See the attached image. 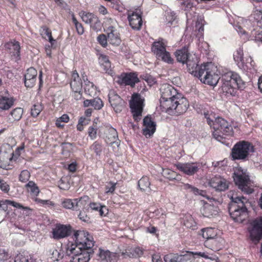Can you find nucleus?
Returning <instances> with one entry per match:
<instances>
[{
  "label": "nucleus",
  "instance_id": "nucleus-1",
  "mask_svg": "<svg viewBox=\"0 0 262 262\" xmlns=\"http://www.w3.org/2000/svg\"><path fill=\"white\" fill-rule=\"evenodd\" d=\"M74 236L75 243L67 245L66 256L70 262H88L94 252L92 236L84 231H77Z\"/></svg>",
  "mask_w": 262,
  "mask_h": 262
},
{
  "label": "nucleus",
  "instance_id": "nucleus-2",
  "mask_svg": "<svg viewBox=\"0 0 262 262\" xmlns=\"http://www.w3.org/2000/svg\"><path fill=\"white\" fill-rule=\"evenodd\" d=\"M160 91L161 105L168 114L179 115L186 111L188 106L186 99L182 97L172 85L164 84Z\"/></svg>",
  "mask_w": 262,
  "mask_h": 262
},
{
  "label": "nucleus",
  "instance_id": "nucleus-3",
  "mask_svg": "<svg viewBox=\"0 0 262 262\" xmlns=\"http://www.w3.org/2000/svg\"><path fill=\"white\" fill-rule=\"evenodd\" d=\"M228 210L232 219L236 222L243 223L248 217V200L244 196H231Z\"/></svg>",
  "mask_w": 262,
  "mask_h": 262
},
{
  "label": "nucleus",
  "instance_id": "nucleus-4",
  "mask_svg": "<svg viewBox=\"0 0 262 262\" xmlns=\"http://www.w3.org/2000/svg\"><path fill=\"white\" fill-rule=\"evenodd\" d=\"M204 117L206 119L208 124L212 127L214 131L212 133L214 138L219 141H221L223 137L221 135H229L232 127L229 123L221 117H216L215 114L209 112L204 113Z\"/></svg>",
  "mask_w": 262,
  "mask_h": 262
},
{
  "label": "nucleus",
  "instance_id": "nucleus-5",
  "mask_svg": "<svg viewBox=\"0 0 262 262\" xmlns=\"http://www.w3.org/2000/svg\"><path fill=\"white\" fill-rule=\"evenodd\" d=\"M221 81L223 92L231 96H235L238 89H242L244 87V82L239 75L232 71L223 75Z\"/></svg>",
  "mask_w": 262,
  "mask_h": 262
},
{
  "label": "nucleus",
  "instance_id": "nucleus-6",
  "mask_svg": "<svg viewBox=\"0 0 262 262\" xmlns=\"http://www.w3.org/2000/svg\"><path fill=\"white\" fill-rule=\"evenodd\" d=\"M198 78L202 83L212 86L216 85L221 78L217 73V67L211 62L200 66Z\"/></svg>",
  "mask_w": 262,
  "mask_h": 262
},
{
  "label": "nucleus",
  "instance_id": "nucleus-7",
  "mask_svg": "<svg viewBox=\"0 0 262 262\" xmlns=\"http://www.w3.org/2000/svg\"><path fill=\"white\" fill-rule=\"evenodd\" d=\"M253 152L254 148L253 145L249 142L242 141L234 145L231 155L233 160H247Z\"/></svg>",
  "mask_w": 262,
  "mask_h": 262
},
{
  "label": "nucleus",
  "instance_id": "nucleus-8",
  "mask_svg": "<svg viewBox=\"0 0 262 262\" xmlns=\"http://www.w3.org/2000/svg\"><path fill=\"white\" fill-rule=\"evenodd\" d=\"M233 179L235 184L243 192L247 194H251L253 192L251 181L246 171L238 169L234 173Z\"/></svg>",
  "mask_w": 262,
  "mask_h": 262
},
{
  "label": "nucleus",
  "instance_id": "nucleus-9",
  "mask_svg": "<svg viewBox=\"0 0 262 262\" xmlns=\"http://www.w3.org/2000/svg\"><path fill=\"white\" fill-rule=\"evenodd\" d=\"M144 99L142 98L141 95L137 93H134L132 96V99L129 102L130 108L133 113L134 119L138 121L140 120L143 107Z\"/></svg>",
  "mask_w": 262,
  "mask_h": 262
},
{
  "label": "nucleus",
  "instance_id": "nucleus-10",
  "mask_svg": "<svg viewBox=\"0 0 262 262\" xmlns=\"http://www.w3.org/2000/svg\"><path fill=\"white\" fill-rule=\"evenodd\" d=\"M107 22L111 24L106 28L108 42L114 46H119L121 40L120 33L116 27V21L111 18L107 20Z\"/></svg>",
  "mask_w": 262,
  "mask_h": 262
},
{
  "label": "nucleus",
  "instance_id": "nucleus-11",
  "mask_svg": "<svg viewBox=\"0 0 262 262\" xmlns=\"http://www.w3.org/2000/svg\"><path fill=\"white\" fill-rule=\"evenodd\" d=\"M80 15L83 21L89 24L93 30L98 31L101 29V22L97 16L94 13L81 11Z\"/></svg>",
  "mask_w": 262,
  "mask_h": 262
},
{
  "label": "nucleus",
  "instance_id": "nucleus-12",
  "mask_svg": "<svg viewBox=\"0 0 262 262\" xmlns=\"http://www.w3.org/2000/svg\"><path fill=\"white\" fill-rule=\"evenodd\" d=\"M251 225V228L249 229L251 239L257 243L262 238V219L253 221Z\"/></svg>",
  "mask_w": 262,
  "mask_h": 262
},
{
  "label": "nucleus",
  "instance_id": "nucleus-13",
  "mask_svg": "<svg viewBox=\"0 0 262 262\" xmlns=\"http://www.w3.org/2000/svg\"><path fill=\"white\" fill-rule=\"evenodd\" d=\"M5 49L10 54L12 59L17 61L20 59V45L18 41L14 40L5 44Z\"/></svg>",
  "mask_w": 262,
  "mask_h": 262
},
{
  "label": "nucleus",
  "instance_id": "nucleus-14",
  "mask_svg": "<svg viewBox=\"0 0 262 262\" xmlns=\"http://www.w3.org/2000/svg\"><path fill=\"white\" fill-rule=\"evenodd\" d=\"M108 96L109 102L115 111L117 113L120 112L124 107L123 100L114 91H110Z\"/></svg>",
  "mask_w": 262,
  "mask_h": 262
},
{
  "label": "nucleus",
  "instance_id": "nucleus-15",
  "mask_svg": "<svg viewBox=\"0 0 262 262\" xmlns=\"http://www.w3.org/2000/svg\"><path fill=\"white\" fill-rule=\"evenodd\" d=\"M127 18L130 27L134 30H139L142 25V19L140 10L128 12Z\"/></svg>",
  "mask_w": 262,
  "mask_h": 262
},
{
  "label": "nucleus",
  "instance_id": "nucleus-16",
  "mask_svg": "<svg viewBox=\"0 0 262 262\" xmlns=\"http://www.w3.org/2000/svg\"><path fill=\"white\" fill-rule=\"evenodd\" d=\"M176 166L177 169L188 176L193 175L199 169L198 164L193 163H179Z\"/></svg>",
  "mask_w": 262,
  "mask_h": 262
},
{
  "label": "nucleus",
  "instance_id": "nucleus-17",
  "mask_svg": "<svg viewBox=\"0 0 262 262\" xmlns=\"http://www.w3.org/2000/svg\"><path fill=\"white\" fill-rule=\"evenodd\" d=\"M201 256L206 259H210L211 260H215L214 257L209 256L207 253L205 252H187L185 254L180 255V262H193L195 257Z\"/></svg>",
  "mask_w": 262,
  "mask_h": 262
},
{
  "label": "nucleus",
  "instance_id": "nucleus-18",
  "mask_svg": "<svg viewBox=\"0 0 262 262\" xmlns=\"http://www.w3.org/2000/svg\"><path fill=\"white\" fill-rule=\"evenodd\" d=\"M209 185L211 187L219 191H225L228 187L226 180L221 177L212 178L209 182Z\"/></svg>",
  "mask_w": 262,
  "mask_h": 262
},
{
  "label": "nucleus",
  "instance_id": "nucleus-19",
  "mask_svg": "<svg viewBox=\"0 0 262 262\" xmlns=\"http://www.w3.org/2000/svg\"><path fill=\"white\" fill-rule=\"evenodd\" d=\"M143 134L146 137H150L156 130V124L154 122L150 116H147L143 119Z\"/></svg>",
  "mask_w": 262,
  "mask_h": 262
},
{
  "label": "nucleus",
  "instance_id": "nucleus-20",
  "mask_svg": "<svg viewBox=\"0 0 262 262\" xmlns=\"http://www.w3.org/2000/svg\"><path fill=\"white\" fill-rule=\"evenodd\" d=\"M71 233V226L58 225L53 230V237L54 239H59L68 236Z\"/></svg>",
  "mask_w": 262,
  "mask_h": 262
},
{
  "label": "nucleus",
  "instance_id": "nucleus-21",
  "mask_svg": "<svg viewBox=\"0 0 262 262\" xmlns=\"http://www.w3.org/2000/svg\"><path fill=\"white\" fill-rule=\"evenodd\" d=\"M185 63L187 65L188 71L194 76L198 77L199 76V68L200 67L198 65V58L194 55H191Z\"/></svg>",
  "mask_w": 262,
  "mask_h": 262
},
{
  "label": "nucleus",
  "instance_id": "nucleus-22",
  "mask_svg": "<svg viewBox=\"0 0 262 262\" xmlns=\"http://www.w3.org/2000/svg\"><path fill=\"white\" fill-rule=\"evenodd\" d=\"M37 71L34 68H30L25 75V85L27 88H32L36 82Z\"/></svg>",
  "mask_w": 262,
  "mask_h": 262
},
{
  "label": "nucleus",
  "instance_id": "nucleus-23",
  "mask_svg": "<svg viewBox=\"0 0 262 262\" xmlns=\"http://www.w3.org/2000/svg\"><path fill=\"white\" fill-rule=\"evenodd\" d=\"M223 242L224 240L222 238L216 235L215 237L206 240L204 242V245L213 250H218L222 248Z\"/></svg>",
  "mask_w": 262,
  "mask_h": 262
},
{
  "label": "nucleus",
  "instance_id": "nucleus-24",
  "mask_svg": "<svg viewBox=\"0 0 262 262\" xmlns=\"http://www.w3.org/2000/svg\"><path fill=\"white\" fill-rule=\"evenodd\" d=\"M99 62L101 68L108 74L113 76L114 72L111 68V63L108 57L104 54H100L98 58Z\"/></svg>",
  "mask_w": 262,
  "mask_h": 262
},
{
  "label": "nucleus",
  "instance_id": "nucleus-25",
  "mask_svg": "<svg viewBox=\"0 0 262 262\" xmlns=\"http://www.w3.org/2000/svg\"><path fill=\"white\" fill-rule=\"evenodd\" d=\"M238 68L250 73H254L256 71L255 62L251 57L246 58L242 63H239Z\"/></svg>",
  "mask_w": 262,
  "mask_h": 262
},
{
  "label": "nucleus",
  "instance_id": "nucleus-26",
  "mask_svg": "<svg viewBox=\"0 0 262 262\" xmlns=\"http://www.w3.org/2000/svg\"><path fill=\"white\" fill-rule=\"evenodd\" d=\"M70 86L73 92H76L82 90V82L76 71H74L72 73Z\"/></svg>",
  "mask_w": 262,
  "mask_h": 262
},
{
  "label": "nucleus",
  "instance_id": "nucleus-27",
  "mask_svg": "<svg viewBox=\"0 0 262 262\" xmlns=\"http://www.w3.org/2000/svg\"><path fill=\"white\" fill-rule=\"evenodd\" d=\"M174 55L178 62L184 64L188 59L189 56H191V54L189 53L187 48L184 47L180 50H177L174 53Z\"/></svg>",
  "mask_w": 262,
  "mask_h": 262
},
{
  "label": "nucleus",
  "instance_id": "nucleus-28",
  "mask_svg": "<svg viewBox=\"0 0 262 262\" xmlns=\"http://www.w3.org/2000/svg\"><path fill=\"white\" fill-rule=\"evenodd\" d=\"M122 82L125 85L134 87L136 83L139 82V79L136 72L126 73L123 76Z\"/></svg>",
  "mask_w": 262,
  "mask_h": 262
},
{
  "label": "nucleus",
  "instance_id": "nucleus-29",
  "mask_svg": "<svg viewBox=\"0 0 262 262\" xmlns=\"http://www.w3.org/2000/svg\"><path fill=\"white\" fill-rule=\"evenodd\" d=\"M202 215L204 217H211L217 214V208L209 204H205L201 210Z\"/></svg>",
  "mask_w": 262,
  "mask_h": 262
},
{
  "label": "nucleus",
  "instance_id": "nucleus-30",
  "mask_svg": "<svg viewBox=\"0 0 262 262\" xmlns=\"http://www.w3.org/2000/svg\"><path fill=\"white\" fill-rule=\"evenodd\" d=\"M105 141L107 144H112L114 143H118L119 139L118 138V133L115 128L113 127L108 128V134L106 136Z\"/></svg>",
  "mask_w": 262,
  "mask_h": 262
},
{
  "label": "nucleus",
  "instance_id": "nucleus-31",
  "mask_svg": "<svg viewBox=\"0 0 262 262\" xmlns=\"http://www.w3.org/2000/svg\"><path fill=\"white\" fill-rule=\"evenodd\" d=\"M98 254L99 258L101 260H105L107 262H112L115 257V254L108 250H104L101 248L99 249Z\"/></svg>",
  "mask_w": 262,
  "mask_h": 262
},
{
  "label": "nucleus",
  "instance_id": "nucleus-32",
  "mask_svg": "<svg viewBox=\"0 0 262 262\" xmlns=\"http://www.w3.org/2000/svg\"><path fill=\"white\" fill-rule=\"evenodd\" d=\"M162 40L163 39H161V40L155 41L152 45V51L157 57L166 50L165 45Z\"/></svg>",
  "mask_w": 262,
  "mask_h": 262
},
{
  "label": "nucleus",
  "instance_id": "nucleus-33",
  "mask_svg": "<svg viewBox=\"0 0 262 262\" xmlns=\"http://www.w3.org/2000/svg\"><path fill=\"white\" fill-rule=\"evenodd\" d=\"M150 185V182L147 177H143L138 181V187L143 191L150 192L151 191Z\"/></svg>",
  "mask_w": 262,
  "mask_h": 262
},
{
  "label": "nucleus",
  "instance_id": "nucleus-34",
  "mask_svg": "<svg viewBox=\"0 0 262 262\" xmlns=\"http://www.w3.org/2000/svg\"><path fill=\"white\" fill-rule=\"evenodd\" d=\"M14 101L12 98L0 97V110H8L13 104Z\"/></svg>",
  "mask_w": 262,
  "mask_h": 262
},
{
  "label": "nucleus",
  "instance_id": "nucleus-35",
  "mask_svg": "<svg viewBox=\"0 0 262 262\" xmlns=\"http://www.w3.org/2000/svg\"><path fill=\"white\" fill-rule=\"evenodd\" d=\"M163 176L169 180H178L180 179V176L175 171L169 169H164L162 172Z\"/></svg>",
  "mask_w": 262,
  "mask_h": 262
},
{
  "label": "nucleus",
  "instance_id": "nucleus-36",
  "mask_svg": "<svg viewBox=\"0 0 262 262\" xmlns=\"http://www.w3.org/2000/svg\"><path fill=\"white\" fill-rule=\"evenodd\" d=\"M83 80L84 82V89L85 93L91 96L95 95L96 94V87L94 86V84L87 79L85 80L84 79H83Z\"/></svg>",
  "mask_w": 262,
  "mask_h": 262
},
{
  "label": "nucleus",
  "instance_id": "nucleus-37",
  "mask_svg": "<svg viewBox=\"0 0 262 262\" xmlns=\"http://www.w3.org/2000/svg\"><path fill=\"white\" fill-rule=\"evenodd\" d=\"M28 191L33 196H37L39 193V189L33 181H29L26 185Z\"/></svg>",
  "mask_w": 262,
  "mask_h": 262
},
{
  "label": "nucleus",
  "instance_id": "nucleus-38",
  "mask_svg": "<svg viewBox=\"0 0 262 262\" xmlns=\"http://www.w3.org/2000/svg\"><path fill=\"white\" fill-rule=\"evenodd\" d=\"M202 236L204 238L208 240L212 237L216 236V233L214 229L212 228H207L206 229H202L201 230Z\"/></svg>",
  "mask_w": 262,
  "mask_h": 262
},
{
  "label": "nucleus",
  "instance_id": "nucleus-39",
  "mask_svg": "<svg viewBox=\"0 0 262 262\" xmlns=\"http://www.w3.org/2000/svg\"><path fill=\"white\" fill-rule=\"evenodd\" d=\"M254 8L253 13L251 15L257 22L262 20V7L261 5H255L254 4Z\"/></svg>",
  "mask_w": 262,
  "mask_h": 262
},
{
  "label": "nucleus",
  "instance_id": "nucleus-40",
  "mask_svg": "<svg viewBox=\"0 0 262 262\" xmlns=\"http://www.w3.org/2000/svg\"><path fill=\"white\" fill-rule=\"evenodd\" d=\"M184 189L186 190H189V191L192 193H193L195 195H200L203 196H205L206 195V191L199 190L197 188L189 184H185L184 185Z\"/></svg>",
  "mask_w": 262,
  "mask_h": 262
},
{
  "label": "nucleus",
  "instance_id": "nucleus-41",
  "mask_svg": "<svg viewBox=\"0 0 262 262\" xmlns=\"http://www.w3.org/2000/svg\"><path fill=\"white\" fill-rule=\"evenodd\" d=\"M233 58L238 67L239 63H242L244 60L243 57V51L242 49L239 48L234 53Z\"/></svg>",
  "mask_w": 262,
  "mask_h": 262
},
{
  "label": "nucleus",
  "instance_id": "nucleus-42",
  "mask_svg": "<svg viewBox=\"0 0 262 262\" xmlns=\"http://www.w3.org/2000/svg\"><path fill=\"white\" fill-rule=\"evenodd\" d=\"M23 110L20 107H17L11 111L10 114L14 121H19L22 117Z\"/></svg>",
  "mask_w": 262,
  "mask_h": 262
},
{
  "label": "nucleus",
  "instance_id": "nucleus-43",
  "mask_svg": "<svg viewBox=\"0 0 262 262\" xmlns=\"http://www.w3.org/2000/svg\"><path fill=\"white\" fill-rule=\"evenodd\" d=\"M49 254L51 255L50 258L53 261H58L63 257V255L55 249H51L49 251Z\"/></svg>",
  "mask_w": 262,
  "mask_h": 262
},
{
  "label": "nucleus",
  "instance_id": "nucleus-44",
  "mask_svg": "<svg viewBox=\"0 0 262 262\" xmlns=\"http://www.w3.org/2000/svg\"><path fill=\"white\" fill-rule=\"evenodd\" d=\"M143 254V251L139 247H136L133 250H132L129 252H126V254L125 253V255H127L129 257H140Z\"/></svg>",
  "mask_w": 262,
  "mask_h": 262
},
{
  "label": "nucleus",
  "instance_id": "nucleus-45",
  "mask_svg": "<svg viewBox=\"0 0 262 262\" xmlns=\"http://www.w3.org/2000/svg\"><path fill=\"white\" fill-rule=\"evenodd\" d=\"M157 57L161 58L163 61L168 63H172L173 61V59L171 57L169 53L166 50L158 55Z\"/></svg>",
  "mask_w": 262,
  "mask_h": 262
},
{
  "label": "nucleus",
  "instance_id": "nucleus-46",
  "mask_svg": "<svg viewBox=\"0 0 262 262\" xmlns=\"http://www.w3.org/2000/svg\"><path fill=\"white\" fill-rule=\"evenodd\" d=\"M41 35H46L48 37L49 41L51 43V45H53L55 42V40L53 39L52 36L51 31L50 29L46 26L42 27Z\"/></svg>",
  "mask_w": 262,
  "mask_h": 262
},
{
  "label": "nucleus",
  "instance_id": "nucleus-47",
  "mask_svg": "<svg viewBox=\"0 0 262 262\" xmlns=\"http://www.w3.org/2000/svg\"><path fill=\"white\" fill-rule=\"evenodd\" d=\"M43 109V106L40 103L35 104L31 108V114L33 117H36Z\"/></svg>",
  "mask_w": 262,
  "mask_h": 262
},
{
  "label": "nucleus",
  "instance_id": "nucleus-48",
  "mask_svg": "<svg viewBox=\"0 0 262 262\" xmlns=\"http://www.w3.org/2000/svg\"><path fill=\"white\" fill-rule=\"evenodd\" d=\"M180 255L177 254H168L164 257L165 262H180Z\"/></svg>",
  "mask_w": 262,
  "mask_h": 262
},
{
  "label": "nucleus",
  "instance_id": "nucleus-49",
  "mask_svg": "<svg viewBox=\"0 0 262 262\" xmlns=\"http://www.w3.org/2000/svg\"><path fill=\"white\" fill-rule=\"evenodd\" d=\"M72 21L75 25L78 34L79 35L83 34L84 33V28L82 24L78 21L74 15L72 16Z\"/></svg>",
  "mask_w": 262,
  "mask_h": 262
},
{
  "label": "nucleus",
  "instance_id": "nucleus-50",
  "mask_svg": "<svg viewBox=\"0 0 262 262\" xmlns=\"http://www.w3.org/2000/svg\"><path fill=\"white\" fill-rule=\"evenodd\" d=\"M248 39L252 40H260L262 41V35L258 32V31L254 29L251 32V34Z\"/></svg>",
  "mask_w": 262,
  "mask_h": 262
},
{
  "label": "nucleus",
  "instance_id": "nucleus-51",
  "mask_svg": "<svg viewBox=\"0 0 262 262\" xmlns=\"http://www.w3.org/2000/svg\"><path fill=\"white\" fill-rule=\"evenodd\" d=\"M92 106L95 110H100L103 106L102 101L99 98L96 97L92 99Z\"/></svg>",
  "mask_w": 262,
  "mask_h": 262
},
{
  "label": "nucleus",
  "instance_id": "nucleus-52",
  "mask_svg": "<svg viewBox=\"0 0 262 262\" xmlns=\"http://www.w3.org/2000/svg\"><path fill=\"white\" fill-rule=\"evenodd\" d=\"M72 144L70 143H62L61 146L62 148L61 154L63 155L68 156L72 149Z\"/></svg>",
  "mask_w": 262,
  "mask_h": 262
},
{
  "label": "nucleus",
  "instance_id": "nucleus-53",
  "mask_svg": "<svg viewBox=\"0 0 262 262\" xmlns=\"http://www.w3.org/2000/svg\"><path fill=\"white\" fill-rule=\"evenodd\" d=\"M74 210H79L80 208L83 207L85 205V201L83 200V198H81L80 199H74Z\"/></svg>",
  "mask_w": 262,
  "mask_h": 262
},
{
  "label": "nucleus",
  "instance_id": "nucleus-54",
  "mask_svg": "<svg viewBox=\"0 0 262 262\" xmlns=\"http://www.w3.org/2000/svg\"><path fill=\"white\" fill-rule=\"evenodd\" d=\"M91 149L96 153L97 155H100L102 152V145L97 141L95 142L91 146Z\"/></svg>",
  "mask_w": 262,
  "mask_h": 262
},
{
  "label": "nucleus",
  "instance_id": "nucleus-55",
  "mask_svg": "<svg viewBox=\"0 0 262 262\" xmlns=\"http://www.w3.org/2000/svg\"><path fill=\"white\" fill-rule=\"evenodd\" d=\"M30 177V173L27 170H23L19 174V181L25 183L27 182Z\"/></svg>",
  "mask_w": 262,
  "mask_h": 262
},
{
  "label": "nucleus",
  "instance_id": "nucleus-56",
  "mask_svg": "<svg viewBox=\"0 0 262 262\" xmlns=\"http://www.w3.org/2000/svg\"><path fill=\"white\" fill-rule=\"evenodd\" d=\"M62 205L63 207L67 209H73L74 210V200H71L69 199H65L62 202Z\"/></svg>",
  "mask_w": 262,
  "mask_h": 262
},
{
  "label": "nucleus",
  "instance_id": "nucleus-57",
  "mask_svg": "<svg viewBox=\"0 0 262 262\" xmlns=\"http://www.w3.org/2000/svg\"><path fill=\"white\" fill-rule=\"evenodd\" d=\"M116 183H114L112 182H110L105 185V193H113L115 189H116Z\"/></svg>",
  "mask_w": 262,
  "mask_h": 262
},
{
  "label": "nucleus",
  "instance_id": "nucleus-58",
  "mask_svg": "<svg viewBox=\"0 0 262 262\" xmlns=\"http://www.w3.org/2000/svg\"><path fill=\"white\" fill-rule=\"evenodd\" d=\"M78 216L82 221L86 223L90 222V217L87 215L86 211L84 209L80 211Z\"/></svg>",
  "mask_w": 262,
  "mask_h": 262
},
{
  "label": "nucleus",
  "instance_id": "nucleus-59",
  "mask_svg": "<svg viewBox=\"0 0 262 262\" xmlns=\"http://www.w3.org/2000/svg\"><path fill=\"white\" fill-rule=\"evenodd\" d=\"M97 128L96 126H90L88 129V134L92 140L96 138Z\"/></svg>",
  "mask_w": 262,
  "mask_h": 262
},
{
  "label": "nucleus",
  "instance_id": "nucleus-60",
  "mask_svg": "<svg viewBox=\"0 0 262 262\" xmlns=\"http://www.w3.org/2000/svg\"><path fill=\"white\" fill-rule=\"evenodd\" d=\"M29 258L28 256H25L24 254L19 253L15 257L14 262H27Z\"/></svg>",
  "mask_w": 262,
  "mask_h": 262
},
{
  "label": "nucleus",
  "instance_id": "nucleus-61",
  "mask_svg": "<svg viewBox=\"0 0 262 262\" xmlns=\"http://www.w3.org/2000/svg\"><path fill=\"white\" fill-rule=\"evenodd\" d=\"M184 224L188 228H193L195 226V223L191 216H189L188 218L184 221Z\"/></svg>",
  "mask_w": 262,
  "mask_h": 262
},
{
  "label": "nucleus",
  "instance_id": "nucleus-62",
  "mask_svg": "<svg viewBox=\"0 0 262 262\" xmlns=\"http://www.w3.org/2000/svg\"><path fill=\"white\" fill-rule=\"evenodd\" d=\"M7 201H0V214L1 215H5L6 214V212L8 210V205H9Z\"/></svg>",
  "mask_w": 262,
  "mask_h": 262
},
{
  "label": "nucleus",
  "instance_id": "nucleus-63",
  "mask_svg": "<svg viewBox=\"0 0 262 262\" xmlns=\"http://www.w3.org/2000/svg\"><path fill=\"white\" fill-rule=\"evenodd\" d=\"M98 41L99 42L103 47H105L107 45V36H106L104 34H101L97 37Z\"/></svg>",
  "mask_w": 262,
  "mask_h": 262
},
{
  "label": "nucleus",
  "instance_id": "nucleus-64",
  "mask_svg": "<svg viewBox=\"0 0 262 262\" xmlns=\"http://www.w3.org/2000/svg\"><path fill=\"white\" fill-rule=\"evenodd\" d=\"M0 189L5 192H7L10 190V186L4 180H2L0 178Z\"/></svg>",
  "mask_w": 262,
  "mask_h": 262
}]
</instances>
